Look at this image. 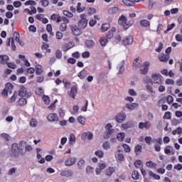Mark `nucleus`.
Segmentation results:
<instances>
[{"label": "nucleus", "instance_id": "nucleus-21", "mask_svg": "<svg viewBox=\"0 0 182 182\" xmlns=\"http://www.w3.org/2000/svg\"><path fill=\"white\" fill-rule=\"evenodd\" d=\"M8 62H9V56L7 55H0V63L1 65H7Z\"/></svg>", "mask_w": 182, "mask_h": 182}, {"label": "nucleus", "instance_id": "nucleus-61", "mask_svg": "<svg viewBox=\"0 0 182 182\" xmlns=\"http://www.w3.org/2000/svg\"><path fill=\"white\" fill-rule=\"evenodd\" d=\"M175 82L174 80L173 79H170V78H167L165 80V85H174Z\"/></svg>", "mask_w": 182, "mask_h": 182}, {"label": "nucleus", "instance_id": "nucleus-50", "mask_svg": "<svg viewBox=\"0 0 182 182\" xmlns=\"http://www.w3.org/2000/svg\"><path fill=\"white\" fill-rule=\"evenodd\" d=\"M141 149H142V147L140 145H136L135 146L134 150H135V154H136V156L140 154V153H141Z\"/></svg>", "mask_w": 182, "mask_h": 182}, {"label": "nucleus", "instance_id": "nucleus-22", "mask_svg": "<svg viewBox=\"0 0 182 182\" xmlns=\"http://www.w3.org/2000/svg\"><path fill=\"white\" fill-rule=\"evenodd\" d=\"M159 59L161 62H168V59H170V55L168 54L166 55L164 53H161L159 55Z\"/></svg>", "mask_w": 182, "mask_h": 182}, {"label": "nucleus", "instance_id": "nucleus-19", "mask_svg": "<svg viewBox=\"0 0 182 182\" xmlns=\"http://www.w3.org/2000/svg\"><path fill=\"white\" fill-rule=\"evenodd\" d=\"M60 176L63 177H73V171L72 170L68 169L60 172Z\"/></svg>", "mask_w": 182, "mask_h": 182}, {"label": "nucleus", "instance_id": "nucleus-54", "mask_svg": "<svg viewBox=\"0 0 182 182\" xmlns=\"http://www.w3.org/2000/svg\"><path fill=\"white\" fill-rule=\"evenodd\" d=\"M122 147L124 149V152L125 153H130V151H132V149H130V146H129L126 144H124L122 145Z\"/></svg>", "mask_w": 182, "mask_h": 182}, {"label": "nucleus", "instance_id": "nucleus-44", "mask_svg": "<svg viewBox=\"0 0 182 182\" xmlns=\"http://www.w3.org/2000/svg\"><path fill=\"white\" fill-rule=\"evenodd\" d=\"M132 176L133 180H139V178H140V175L139 174V172L137 171H134L132 172Z\"/></svg>", "mask_w": 182, "mask_h": 182}, {"label": "nucleus", "instance_id": "nucleus-20", "mask_svg": "<svg viewBox=\"0 0 182 182\" xmlns=\"http://www.w3.org/2000/svg\"><path fill=\"white\" fill-rule=\"evenodd\" d=\"M122 43L124 46H126L127 45H132V43H133V36H127L125 38V39L122 41Z\"/></svg>", "mask_w": 182, "mask_h": 182}, {"label": "nucleus", "instance_id": "nucleus-7", "mask_svg": "<svg viewBox=\"0 0 182 182\" xmlns=\"http://www.w3.org/2000/svg\"><path fill=\"white\" fill-rule=\"evenodd\" d=\"M152 80L158 85H163V76L159 73H154L151 75Z\"/></svg>", "mask_w": 182, "mask_h": 182}, {"label": "nucleus", "instance_id": "nucleus-14", "mask_svg": "<svg viewBox=\"0 0 182 182\" xmlns=\"http://www.w3.org/2000/svg\"><path fill=\"white\" fill-rule=\"evenodd\" d=\"M70 29L73 35L75 36H79L80 35H82V31H80V28L77 27V26L72 25L70 26Z\"/></svg>", "mask_w": 182, "mask_h": 182}, {"label": "nucleus", "instance_id": "nucleus-24", "mask_svg": "<svg viewBox=\"0 0 182 182\" xmlns=\"http://www.w3.org/2000/svg\"><path fill=\"white\" fill-rule=\"evenodd\" d=\"M137 106H139V104L136 103V102L127 103L125 105V107L127 109H129V110H134V109H136V107H137Z\"/></svg>", "mask_w": 182, "mask_h": 182}, {"label": "nucleus", "instance_id": "nucleus-33", "mask_svg": "<svg viewBox=\"0 0 182 182\" xmlns=\"http://www.w3.org/2000/svg\"><path fill=\"white\" fill-rule=\"evenodd\" d=\"M124 137H126L124 132H119L117 135V139L119 140V141H123V140H124Z\"/></svg>", "mask_w": 182, "mask_h": 182}, {"label": "nucleus", "instance_id": "nucleus-10", "mask_svg": "<svg viewBox=\"0 0 182 182\" xmlns=\"http://www.w3.org/2000/svg\"><path fill=\"white\" fill-rule=\"evenodd\" d=\"M150 66V62L144 63L140 68L141 75H147L149 72V67Z\"/></svg>", "mask_w": 182, "mask_h": 182}, {"label": "nucleus", "instance_id": "nucleus-8", "mask_svg": "<svg viewBox=\"0 0 182 182\" xmlns=\"http://www.w3.org/2000/svg\"><path fill=\"white\" fill-rule=\"evenodd\" d=\"M77 161V159L76 156L69 157L65 161V166H66V167H71V166H75Z\"/></svg>", "mask_w": 182, "mask_h": 182}, {"label": "nucleus", "instance_id": "nucleus-53", "mask_svg": "<svg viewBox=\"0 0 182 182\" xmlns=\"http://www.w3.org/2000/svg\"><path fill=\"white\" fill-rule=\"evenodd\" d=\"M176 26V24L172 23L170 25H168L167 26V29L164 31V33H168V32H170V31H171V29H173V28H174Z\"/></svg>", "mask_w": 182, "mask_h": 182}, {"label": "nucleus", "instance_id": "nucleus-9", "mask_svg": "<svg viewBox=\"0 0 182 182\" xmlns=\"http://www.w3.org/2000/svg\"><path fill=\"white\" fill-rule=\"evenodd\" d=\"M114 156L117 161H118L119 163L124 161V155L123 154V151L118 149L115 152Z\"/></svg>", "mask_w": 182, "mask_h": 182}, {"label": "nucleus", "instance_id": "nucleus-3", "mask_svg": "<svg viewBox=\"0 0 182 182\" xmlns=\"http://www.w3.org/2000/svg\"><path fill=\"white\" fill-rule=\"evenodd\" d=\"M87 16L85 14H80V19L78 21V26L80 29H85V28L87 26V19L86 18Z\"/></svg>", "mask_w": 182, "mask_h": 182}, {"label": "nucleus", "instance_id": "nucleus-2", "mask_svg": "<svg viewBox=\"0 0 182 182\" xmlns=\"http://www.w3.org/2000/svg\"><path fill=\"white\" fill-rule=\"evenodd\" d=\"M112 127H113V126H112V124L110 123H108L105 125V132L104 133L105 139H110L112 136H114V134H116V133L114 132V129H112Z\"/></svg>", "mask_w": 182, "mask_h": 182}, {"label": "nucleus", "instance_id": "nucleus-40", "mask_svg": "<svg viewBox=\"0 0 182 182\" xmlns=\"http://www.w3.org/2000/svg\"><path fill=\"white\" fill-rule=\"evenodd\" d=\"M114 32H116V28H112V30L109 31L108 32V33L107 34V38L108 39H112V38H113V36H114V34H113Z\"/></svg>", "mask_w": 182, "mask_h": 182}, {"label": "nucleus", "instance_id": "nucleus-4", "mask_svg": "<svg viewBox=\"0 0 182 182\" xmlns=\"http://www.w3.org/2000/svg\"><path fill=\"white\" fill-rule=\"evenodd\" d=\"M118 23L123 26L124 29H129L132 24L127 21V18L124 16H121L118 20Z\"/></svg>", "mask_w": 182, "mask_h": 182}, {"label": "nucleus", "instance_id": "nucleus-12", "mask_svg": "<svg viewBox=\"0 0 182 182\" xmlns=\"http://www.w3.org/2000/svg\"><path fill=\"white\" fill-rule=\"evenodd\" d=\"M74 47H75V42L70 41L62 46V50L63 52H68V50H70V49H72V48H74Z\"/></svg>", "mask_w": 182, "mask_h": 182}, {"label": "nucleus", "instance_id": "nucleus-46", "mask_svg": "<svg viewBox=\"0 0 182 182\" xmlns=\"http://www.w3.org/2000/svg\"><path fill=\"white\" fill-rule=\"evenodd\" d=\"M64 16H67V18H73V14L70 11H68L66 10L63 11Z\"/></svg>", "mask_w": 182, "mask_h": 182}, {"label": "nucleus", "instance_id": "nucleus-23", "mask_svg": "<svg viewBox=\"0 0 182 182\" xmlns=\"http://www.w3.org/2000/svg\"><path fill=\"white\" fill-rule=\"evenodd\" d=\"M120 11V9L119 7H110L109 9H108V14L109 15H114V14H118V12H119Z\"/></svg>", "mask_w": 182, "mask_h": 182}, {"label": "nucleus", "instance_id": "nucleus-38", "mask_svg": "<svg viewBox=\"0 0 182 182\" xmlns=\"http://www.w3.org/2000/svg\"><path fill=\"white\" fill-rule=\"evenodd\" d=\"M42 100L45 105H49L50 103V98L48 95H43Z\"/></svg>", "mask_w": 182, "mask_h": 182}, {"label": "nucleus", "instance_id": "nucleus-25", "mask_svg": "<svg viewBox=\"0 0 182 182\" xmlns=\"http://www.w3.org/2000/svg\"><path fill=\"white\" fill-rule=\"evenodd\" d=\"M70 146H75L76 144V136L75 134H70L69 138Z\"/></svg>", "mask_w": 182, "mask_h": 182}, {"label": "nucleus", "instance_id": "nucleus-58", "mask_svg": "<svg viewBox=\"0 0 182 182\" xmlns=\"http://www.w3.org/2000/svg\"><path fill=\"white\" fill-rule=\"evenodd\" d=\"M16 168H11L9 170V176H14V174H15L16 173Z\"/></svg>", "mask_w": 182, "mask_h": 182}, {"label": "nucleus", "instance_id": "nucleus-64", "mask_svg": "<svg viewBox=\"0 0 182 182\" xmlns=\"http://www.w3.org/2000/svg\"><path fill=\"white\" fill-rule=\"evenodd\" d=\"M176 86H182V77H180L176 82Z\"/></svg>", "mask_w": 182, "mask_h": 182}, {"label": "nucleus", "instance_id": "nucleus-5", "mask_svg": "<svg viewBox=\"0 0 182 182\" xmlns=\"http://www.w3.org/2000/svg\"><path fill=\"white\" fill-rule=\"evenodd\" d=\"M18 96H20L21 97H31V96H32V94L31 92L28 93L26 88L23 85H20Z\"/></svg>", "mask_w": 182, "mask_h": 182}, {"label": "nucleus", "instance_id": "nucleus-34", "mask_svg": "<svg viewBox=\"0 0 182 182\" xmlns=\"http://www.w3.org/2000/svg\"><path fill=\"white\" fill-rule=\"evenodd\" d=\"M55 55L56 59H62V56L63 55V54L62 53V50L57 49L55 50Z\"/></svg>", "mask_w": 182, "mask_h": 182}, {"label": "nucleus", "instance_id": "nucleus-63", "mask_svg": "<svg viewBox=\"0 0 182 182\" xmlns=\"http://www.w3.org/2000/svg\"><path fill=\"white\" fill-rule=\"evenodd\" d=\"M46 30H47V31L48 32H49V33L52 36H53V33H52V25H50V24H48L47 25V27H46Z\"/></svg>", "mask_w": 182, "mask_h": 182}, {"label": "nucleus", "instance_id": "nucleus-37", "mask_svg": "<svg viewBox=\"0 0 182 182\" xmlns=\"http://www.w3.org/2000/svg\"><path fill=\"white\" fill-rule=\"evenodd\" d=\"M149 175L150 177H152L153 178H154V180H160V176L154 173L151 171H149Z\"/></svg>", "mask_w": 182, "mask_h": 182}, {"label": "nucleus", "instance_id": "nucleus-1", "mask_svg": "<svg viewBox=\"0 0 182 182\" xmlns=\"http://www.w3.org/2000/svg\"><path fill=\"white\" fill-rule=\"evenodd\" d=\"M25 141H21L19 144L14 143L11 146V153L14 157L25 154Z\"/></svg>", "mask_w": 182, "mask_h": 182}, {"label": "nucleus", "instance_id": "nucleus-42", "mask_svg": "<svg viewBox=\"0 0 182 182\" xmlns=\"http://www.w3.org/2000/svg\"><path fill=\"white\" fill-rule=\"evenodd\" d=\"M109 28H110V24L105 23L102 25L101 31L102 32H106V31H108Z\"/></svg>", "mask_w": 182, "mask_h": 182}, {"label": "nucleus", "instance_id": "nucleus-32", "mask_svg": "<svg viewBox=\"0 0 182 182\" xmlns=\"http://www.w3.org/2000/svg\"><path fill=\"white\" fill-rule=\"evenodd\" d=\"M122 2L126 6H134L136 5V3L131 0H122Z\"/></svg>", "mask_w": 182, "mask_h": 182}, {"label": "nucleus", "instance_id": "nucleus-27", "mask_svg": "<svg viewBox=\"0 0 182 182\" xmlns=\"http://www.w3.org/2000/svg\"><path fill=\"white\" fill-rule=\"evenodd\" d=\"M113 173H114V168L109 166L108 168L106 169L105 171V174L108 177H112Z\"/></svg>", "mask_w": 182, "mask_h": 182}, {"label": "nucleus", "instance_id": "nucleus-49", "mask_svg": "<svg viewBox=\"0 0 182 182\" xmlns=\"http://www.w3.org/2000/svg\"><path fill=\"white\" fill-rule=\"evenodd\" d=\"M66 29H68V25L66 23H62L60 26V31H61V32H65L66 31Z\"/></svg>", "mask_w": 182, "mask_h": 182}, {"label": "nucleus", "instance_id": "nucleus-59", "mask_svg": "<svg viewBox=\"0 0 182 182\" xmlns=\"http://www.w3.org/2000/svg\"><path fill=\"white\" fill-rule=\"evenodd\" d=\"M128 93L130 95V96H137V92H136V90L134 89H129L128 90Z\"/></svg>", "mask_w": 182, "mask_h": 182}, {"label": "nucleus", "instance_id": "nucleus-17", "mask_svg": "<svg viewBox=\"0 0 182 182\" xmlns=\"http://www.w3.org/2000/svg\"><path fill=\"white\" fill-rule=\"evenodd\" d=\"M82 140H92L93 133L90 132H83L81 135Z\"/></svg>", "mask_w": 182, "mask_h": 182}, {"label": "nucleus", "instance_id": "nucleus-36", "mask_svg": "<svg viewBox=\"0 0 182 182\" xmlns=\"http://www.w3.org/2000/svg\"><path fill=\"white\" fill-rule=\"evenodd\" d=\"M26 103H28V101L25 98H20L18 101V106H21V107L25 106Z\"/></svg>", "mask_w": 182, "mask_h": 182}, {"label": "nucleus", "instance_id": "nucleus-26", "mask_svg": "<svg viewBox=\"0 0 182 182\" xmlns=\"http://www.w3.org/2000/svg\"><path fill=\"white\" fill-rule=\"evenodd\" d=\"M36 75H42L43 73V67L41 65H36Z\"/></svg>", "mask_w": 182, "mask_h": 182}, {"label": "nucleus", "instance_id": "nucleus-62", "mask_svg": "<svg viewBox=\"0 0 182 182\" xmlns=\"http://www.w3.org/2000/svg\"><path fill=\"white\" fill-rule=\"evenodd\" d=\"M86 171L87 174H92V173L94 171V168L91 166H87L86 168Z\"/></svg>", "mask_w": 182, "mask_h": 182}, {"label": "nucleus", "instance_id": "nucleus-28", "mask_svg": "<svg viewBox=\"0 0 182 182\" xmlns=\"http://www.w3.org/2000/svg\"><path fill=\"white\" fill-rule=\"evenodd\" d=\"M166 154H174V148L173 146H168L164 150Z\"/></svg>", "mask_w": 182, "mask_h": 182}, {"label": "nucleus", "instance_id": "nucleus-47", "mask_svg": "<svg viewBox=\"0 0 182 182\" xmlns=\"http://www.w3.org/2000/svg\"><path fill=\"white\" fill-rule=\"evenodd\" d=\"M95 154L97 156V157H99V159H103L105 153H103L102 151L98 150L95 152Z\"/></svg>", "mask_w": 182, "mask_h": 182}, {"label": "nucleus", "instance_id": "nucleus-41", "mask_svg": "<svg viewBox=\"0 0 182 182\" xmlns=\"http://www.w3.org/2000/svg\"><path fill=\"white\" fill-rule=\"evenodd\" d=\"M85 46H87V48H92V46H95V41H93L92 40H87L85 41Z\"/></svg>", "mask_w": 182, "mask_h": 182}, {"label": "nucleus", "instance_id": "nucleus-18", "mask_svg": "<svg viewBox=\"0 0 182 182\" xmlns=\"http://www.w3.org/2000/svg\"><path fill=\"white\" fill-rule=\"evenodd\" d=\"M76 95H77V87H76V85H73L71 87L70 91L68 92V95L70 97L75 99Z\"/></svg>", "mask_w": 182, "mask_h": 182}, {"label": "nucleus", "instance_id": "nucleus-43", "mask_svg": "<svg viewBox=\"0 0 182 182\" xmlns=\"http://www.w3.org/2000/svg\"><path fill=\"white\" fill-rule=\"evenodd\" d=\"M78 77H80L81 80L85 79L86 77V70H82L77 74Z\"/></svg>", "mask_w": 182, "mask_h": 182}, {"label": "nucleus", "instance_id": "nucleus-39", "mask_svg": "<svg viewBox=\"0 0 182 182\" xmlns=\"http://www.w3.org/2000/svg\"><path fill=\"white\" fill-rule=\"evenodd\" d=\"M99 42L101 46H106V44L107 43V39L106 37H101L99 40Z\"/></svg>", "mask_w": 182, "mask_h": 182}, {"label": "nucleus", "instance_id": "nucleus-15", "mask_svg": "<svg viewBox=\"0 0 182 182\" xmlns=\"http://www.w3.org/2000/svg\"><path fill=\"white\" fill-rule=\"evenodd\" d=\"M106 168V163L105 162H100L98 164V167L95 170V173L97 176H99V174L102 173V171Z\"/></svg>", "mask_w": 182, "mask_h": 182}, {"label": "nucleus", "instance_id": "nucleus-35", "mask_svg": "<svg viewBox=\"0 0 182 182\" xmlns=\"http://www.w3.org/2000/svg\"><path fill=\"white\" fill-rule=\"evenodd\" d=\"M140 26H144V28H147L148 26H150V22L147 20H141L140 21Z\"/></svg>", "mask_w": 182, "mask_h": 182}, {"label": "nucleus", "instance_id": "nucleus-30", "mask_svg": "<svg viewBox=\"0 0 182 182\" xmlns=\"http://www.w3.org/2000/svg\"><path fill=\"white\" fill-rule=\"evenodd\" d=\"M85 163L86 161H85V159H80L77 163V168L80 170H82L83 167H85Z\"/></svg>", "mask_w": 182, "mask_h": 182}, {"label": "nucleus", "instance_id": "nucleus-60", "mask_svg": "<svg viewBox=\"0 0 182 182\" xmlns=\"http://www.w3.org/2000/svg\"><path fill=\"white\" fill-rule=\"evenodd\" d=\"M25 5L26 6L31 5L32 6H35L36 5V2L35 1L30 0V1H26Z\"/></svg>", "mask_w": 182, "mask_h": 182}, {"label": "nucleus", "instance_id": "nucleus-29", "mask_svg": "<svg viewBox=\"0 0 182 182\" xmlns=\"http://www.w3.org/2000/svg\"><path fill=\"white\" fill-rule=\"evenodd\" d=\"M77 120L78 123H80V124H82V126H85L86 123V117L80 115L77 117Z\"/></svg>", "mask_w": 182, "mask_h": 182}, {"label": "nucleus", "instance_id": "nucleus-11", "mask_svg": "<svg viewBox=\"0 0 182 182\" xmlns=\"http://www.w3.org/2000/svg\"><path fill=\"white\" fill-rule=\"evenodd\" d=\"M127 115L124 112H119L116 114L115 120L117 123H123L126 120Z\"/></svg>", "mask_w": 182, "mask_h": 182}, {"label": "nucleus", "instance_id": "nucleus-31", "mask_svg": "<svg viewBox=\"0 0 182 182\" xmlns=\"http://www.w3.org/2000/svg\"><path fill=\"white\" fill-rule=\"evenodd\" d=\"M146 167H149V168H156V167H157V164H156L151 161H146Z\"/></svg>", "mask_w": 182, "mask_h": 182}, {"label": "nucleus", "instance_id": "nucleus-52", "mask_svg": "<svg viewBox=\"0 0 182 182\" xmlns=\"http://www.w3.org/2000/svg\"><path fill=\"white\" fill-rule=\"evenodd\" d=\"M30 126L31 127H36V126H38V121L35 119H31V122H30Z\"/></svg>", "mask_w": 182, "mask_h": 182}, {"label": "nucleus", "instance_id": "nucleus-57", "mask_svg": "<svg viewBox=\"0 0 182 182\" xmlns=\"http://www.w3.org/2000/svg\"><path fill=\"white\" fill-rule=\"evenodd\" d=\"M58 114L61 119H63L65 117V110H63L62 108L58 109Z\"/></svg>", "mask_w": 182, "mask_h": 182}, {"label": "nucleus", "instance_id": "nucleus-48", "mask_svg": "<svg viewBox=\"0 0 182 182\" xmlns=\"http://www.w3.org/2000/svg\"><path fill=\"white\" fill-rule=\"evenodd\" d=\"M134 166L136 168H141V166H143V162L141 160H136L134 162Z\"/></svg>", "mask_w": 182, "mask_h": 182}, {"label": "nucleus", "instance_id": "nucleus-51", "mask_svg": "<svg viewBox=\"0 0 182 182\" xmlns=\"http://www.w3.org/2000/svg\"><path fill=\"white\" fill-rule=\"evenodd\" d=\"M121 126L124 130H126L127 129L132 127V122H126L124 124H122Z\"/></svg>", "mask_w": 182, "mask_h": 182}, {"label": "nucleus", "instance_id": "nucleus-6", "mask_svg": "<svg viewBox=\"0 0 182 182\" xmlns=\"http://www.w3.org/2000/svg\"><path fill=\"white\" fill-rule=\"evenodd\" d=\"M12 89H14V85L11 82H7L5 85V88L2 92V96H8V93L11 95L12 93Z\"/></svg>", "mask_w": 182, "mask_h": 182}, {"label": "nucleus", "instance_id": "nucleus-56", "mask_svg": "<svg viewBox=\"0 0 182 182\" xmlns=\"http://www.w3.org/2000/svg\"><path fill=\"white\" fill-rule=\"evenodd\" d=\"M102 147H103L104 150H109V149H110V143L109 141H105L102 144Z\"/></svg>", "mask_w": 182, "mask_h": 182}, {"label": "nucleus", "instance_id": "nucleus-13", "mask_svg": "<svg viewBox=\"0 0 182 182\" xmlns=\"http://www.w3.org/2000/svg\"><path fill=\"white\" fill-rule=\"evenodd\" d=\"M47 120L50 123H53V122H59V117H58V114L56 113H50L47 116Z\"/></svg>", "mask_w": 182, "mask_h": 182}, {"label": "nucleus", "instance_id": "nucleus-16", "mask_svg": "<svg viewBox=\"0 0 182 182\" xmlns=\"http://www.w3.org/2000/svg\"><path fill=\"white\" fill-rule=\"evenodd\" d=\"M151 127V122L150 121H146L145 122H139V129H146V130H149Z\"/></svg>", "mask_w": 182, "mask_h": 182}, {"label": "nucleus", "instance_id": "nucleus-55", "mask_svg": "<svg viewBox=\"0 0 182 182\" xmlns=\"http://www.w3.org/2000/svg\"><path fill=\"white\" fill-rule=\"evenodd\" d=\"M88 15H94V14H96V9L93 7H90L87 9Z\"/></svg>", "mask_w": 182, "mask_h": 182}, {"label": "nucleus", "instance_id": "nucleus-45", "mask_svg": "<svg viewBox=\"0 0 182 182\" xmlns=\"http://www.w3.org/2000/svg\"><path fill=\"white\" fill-rule=\"evenodd\" d=\"M182 134V128L181 127H178L173 131H172V134L173 136H176V134Z\"/></svg>", "mask_w": 182, "mask_h": 182}]
</instances>
